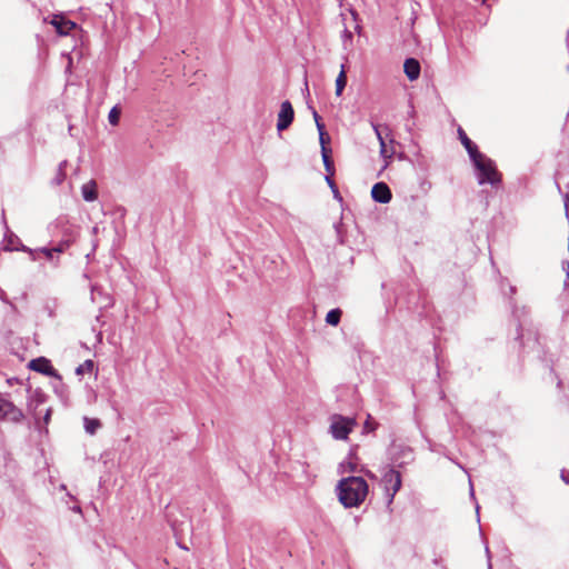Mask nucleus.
Listing matches in <instances>:
<instances>
[{
    "label": "nucleus",
    "instance_id": "35",
    "mask_svg": "<svg viewBox=\"0 0 569 569\" xmlns=\"http://www.w3.org/2000/svg\"><path fill=\"white\" fill-rule=\"evenodd\" d=\"M330 140L329 136H319V141H320V146H321V149L323 147H326V143Z\"/></svg>",
    "mask_w": 569,
    "mask_h": 569
},
{
    "label": "nucleus",
    "instance_id": "7",
    "mask_svg": "<svg viewBox=\"0 0 569 569\" xmlns=\"http://www.w3.org/2000/svg\"><path fill=\"white\" fill-rule=\"evenodd\" d=\"M391 461L399 468L413 460V451L408 446L395 445L390 450Z\"/></svg>",
    "mask_w": 569,
    "mask_h": 569
},
{
    "label": "nucleus",
    "instance_id": "30",
    "mask_svg": "<svg viewBox=\"0 0 569 569\" xmlns=\"http://www.w3.org/2000/svg\"><path fill=\"white\" fill-rule=\"evenodd\" d=\"M316 127H317L319 136H327L325 124L322 121H318V123H316Z\"/></svg>",
    "mask_w": 569,
    "mask_h": 569
},
{
    "label": "nucleus",
    "instance_id": "42",
    "mask_svg": "<svg viewBox=\"0 0 569 569\" xmlns=\"http://www.w3.org/2000/svg\"><path fill=\"white\" fill-rule=\"evenodd\" d=\"M470 496H471L472 498H475L473 487H472V485H471V483H470Z\"/></svg>",
    "mask_w": 569,
    "mask_h": 569
},
{
    "label": "nucleus",
    "instance_id": "26",
    "mask_svg": "<svg viewBox=\"0 0 569 569\" xmlns=\"http://www.w3.org/2000/svg\"><path fill=\"white\" fill-rule=\"evenodd\" d=\"M378 423L372 421L371 416L369 415L367 420L363 423V433L372 432L377 429Z\"/></svg>",
    "mask_w": 569,
    "mask_h": 569
},
{
    "label": "nucleus",
    "instance_id": "44",
    "mask_svg": "<svg viewBox=\"0 0 569 569\" xmlns=\"http://www.w3.org/2000/svg\"><path fill=\"white\" fill-rule=\"evenodd\" d=\"M476 511H477V519H478V521H479V520H480V518H479V506H478V505L476 506Z\"/></svg>",
    "mask_w": 569,
    "mask_h": 569
},
{
    "label": "nucleus",
    "instance_id": "6",
    "mask_svg": "<svg viewBox=\"0 0 569 569\" xmlns=\"http://www.w3.org/2000/svg\"><path fill=\"white\" fill-rule=\"evenodd\" d=\"M382 482L385 486V491L387 493V505L390 506L393 501L396 493L401 488V473L395 468H389L382 476Z\"/></svg>",
    "mask_w": 569,
    "mask_h": 569
},
{
    "label": "nucleus",
    "instance_id": "25",
    "mask_svg": "<svg viewBox=\"0 0 569 569\" xmlns=\"http://www.w3.org/2000/svg\"><path fill=\"white\" fill-rule=\"evenodd\" d=\"M46 400V396L41 392H37L33 398H31L29 402L30 409L36 410L39 405L43 403Z\"/></svg>",
    "mask_w": 569,
    "mask_h": 569
},
{
    "label": "nucleus",
    "instance_id": "33",
    "mask_svg": "<svg viewBox=\"0 0 569 569\" xmlns=\"http://www.w3.org/2000/svg\"><path fill=\"white\" fill-rule=\"evenodd\" d=\"M342 38H343V41H345V42H346L347 40L351 41V40H352V32L346 28V29L343 30Z\"/></svg>",
    "mask_w": 569,
    "mask_h": 569
},
{
    "label": "nucleus",
    "instance_id": "11",
    "mask_svg": "<svg viewBox=\"0 0 569 569\" xmlns=\"http://www.w3.org/2000/svg\"><path fill=\"white\" fill-rule=\"evenodd\" d=\"M78 237V230L74 227H67L63 231L62 239L52 246V250L57 253L67 251L70 246L76 241Z\"/></svg>",
    "mask_w": 569,
    "mask_h": 569
},
{
    "label": "nucleus",
    "instance_id": "14",
    "mask_svg": "<svg viewBox=\"0 0 569 569\" xmlns=\"http://www.w3.org/2000/svg\"><path fill=\"white\" fill-rule=\"evenodd\" d=\"M51 24L56 28L57 32L61 36H67L72 29L77 27V23L63 18L62 16H54L51 20Z\"/></svg>",
    "mask_w": 569,
    "mask_h": 569
},
{
    "label": "nucleus",
    "instance_id": "2",
    "mask_svg": "<svg viewBox=\"0 0 569 569\" xmlns=\"http://www.w3.org/2000/svg\"><path fill=\"white\" fill-rule=\"evenodd\" d=\"M336 491L339 502L345 508H355L365 501L369 486L362 477L349 476L339 480Z\"/></svg>",
    "mask_w": 569,
    "mask_h": 569
},
{
    "label": "nucleus",
    "instance_id": "37",
    "mask_svg": "<svg viewBox=\"0 0 569 569\" xmlns=\"http://www.w3.org/2000/svg\"><path fill=\"white\" fill-rule=\"evenodd\" d=\"M310 109L312 111V116H313L315 122L318 123V121H321V118L318 114V112L316 111V109H313L312 107H310Z\"/></svg>",
    "mask_w": 569,
    "mask_h": 569
},
{
    "label": "nucleus",
    "instance_id": "20",
    "mask_svg": "<svg viewBox=\"0 0 569 569\" xmlns=\"http://www.w3.org/2000/svg\"><path fill=\"white\" fill-rule=\"evenodd\" d=\"M341 310L339 308L331 309L326 316V322L330 326H338L341 320Z\"/></svg>",
    "mask_w": 569,
    "mask_h": 569
},
{
    "label": "nucleus",
    "instance_id": "34",
    "mask_svg": "<svg viewBox=\"0 0 569 569\" xmlns=\"http://www.w3.org/2000/svg\"><path fill=\"white\" fill-rule=\"evenodd\" d=\"M562 325L569 328V311H565L562 315Z\"/></svg>",
    "mask_w": 569,
    "mask_h": 569
},
{
    "label": "nucleus",
    "instance_id": "17",
    "mask_svg": "<svg viewBox=\"0 0 569 569\" xmlns=\"http://www.w3.org/2000/svg\"><path fill=\"white\" fill-rule=\"evenodd\" d=\"M82 198L87 202H92L98 198L97 183L90 180L81 187Z\"/></svg>",
    "mask_w": 569,
    "mask_h": 569
},
{
    "label": "nucleus",
    "instance_id": "36",
    "mask_svg": "<svg viewBox=\"0 0 569 569\" xmlns=\"http://www.w3.org/2000/svg\"><path fill=\"white\" fill-rule=\"evenodd\" d=\"M51 412H52V410H51V408H49V409H47V411H46V413H44V416H43V422H44L46 425H48V423H49V421H50Z\"/></svg>",
    "mask_w": 569,
    "mask_h": 569
},
{
    "label": "nucleus",
    "instance_id": "13",
    "mask_svg": "<svg viewBox=\"0 0 569 569\" xmlns=\"http://www.w3.org/2000/svg\"><path fill=\"white\" fill-rule=\"evenodd\" d=\"M458 136L461 144L465 147L470 160L475 157H480L478 146L467 136L462 128L458 129Z\"/></svg>",
    "mask_w": 569,
    "mask_h": 569
},
{
    "label": "nucleus",
    "instance_id": "24",
    "mask_svg": "<svg viewBox=\"0 0 569 569\" xmlns=\"http://www.w3.org/2000/svg\"><path fill=\"white\" fill-rule=\"evenodd\" d=\"M329 151L330 150H328L327 147H323L321 149V156H322V161H323L326 170L328 172H331V170H332V161L330 159Z\"/></svg>",
    "mask_w": 569,
    "mask_h": 569
},
{
    "label": "nucleus",
    "instance_id": "40",
    "mask_svg": "<svg viewBox=\"0 0 569 569\" xmlns=\"http://www.w3.org/2000/svg\"><path fill=\"white\" fill-rule=\"evenodd\" d=\"M486 553H487V557H488V567H489V569H491L490 551H489V548H488V547H486Z\"/></svg>",
    "mask_w": 569,
    "mask_h": 569
},
{
    "label": "nucleus",
    "instance_id": "31",
    "mask_svg": "<svg viewBox=\"0 0 569 569\" xmlns=\"http://www.w3.org/2000/svg\"><path fill=\"white\" fill-rule=\"evenodd\" d=\"M560 477L565 483L569 485V470L568 469H562Z\"/></svg>",
    "mask_w": 569,
    "mask_h": 569
},
{
    "label": "nucleus",
    "instance_id": "22",
    "mask_svg": "<svg viewBox=\"0 0 569 569\" xmlns=\"http://www.w3.org/2000/svg\"><path fill=\"white\" fill-rule=\"evenodd\" d=\"M34 253L37 252V250H33ZM39 252H41L42 254L46 256V258L51 261L53 263L54 267H58L59 264V260L58 259H54L53 254L57 253L54 250H52V247L48 248V247H42V248H39L38 249Z\"/></svg>",
    "mask_w": 569,
    "mask_h": 569
},
{
    "label": "nucleus",
    "instance_id": "27",
    "mask_svg": "<svg viewBox=\"0 0 569 569\" xmlns=\"http://www.w3.org/2000/svg\"><path fill=\"white\" fill-rule=\"evenodd\" d=\"M93 361L92 360H86L84 363L80 365L76 369L77 375H82L84 371H91L93 369Z\"/></svg>",
    "mask_w": 569,
    "mask_h": 569
},
{
    "label": "nucleus",
    "instance_id": "39",
    "mask_svg": "<svg viewBox=\"0 0 569 569\" xmlns=\"http://www.w3.org/2000/svg\"><path fill=\"white\" fill-rule=\"evenodd\" d=\"M67 163H68V161H67V160L61 161V162L59 163V166H58V169H57V170H63V171H66Z\"/></svg>",
    "mask_w": 569,
    "mask_h": 569
},
{
    "label": "nucleus",
    "instance_id": "16",
    "mask_svg": "<svg viewBox=\"0 0 569 569\" xmlns=\"http://www.w3.org/2000/svg\"><path fill=\"white\" fill-rule=\"evenodd\" d=\"M8 232H9V230H7L6 236H4V241H6V243L3 246L4 250H7V251H12V250L28 251L31 254L32 260L37 259L34 256V251L32 249H29L23 244H21V248L14 247V241L19 242V239L12 233L8 234Z\"/></svg>",
    "mask_w": 569,
    "mask_h": 569
},
{
    "label": "nucleus",
    "instance_id": "46",
    "mask_svg": "<svg viewBox=\"0 0 569 569\" xmlns=\"http://www.w3.org/2000/svg\"><path fill=\"white\" fill-rule=\"evenodd\" d=\"M482 2L485 3V2H486V0H482Z\"/></svg>",
    "mask_w": 569,
    "mask_h": 569
},
{
    "label": "nucleus",
    "instance_id": "10",
    "mask_svg": "<svg viewBox=\"0 0 569 569\" xmlns=\"http://www.w3.org/2000/svg\"><path fill=\"white\" fill-rule=\"evenodd\" d=\"M29 368L36 372L48 377L60 378L58 371L51 365V361L44 357H38L29 362Z\"/></svg>",
    "mask_w": 569,
    "mask_h": 569
},
{
    "label": "nucleus",
    "instance_id": "29",
    "mask_svg": "<svg viewBox=\"0 0 569 569\" xmlns=\"http://www.w3.org/2000/svg\"><path fill=\"white\" fill-rule=\"evenodd\" d=\"M0 300L8 305L11 310L16 311L17 310V307L12 303V301L8 298L6 291L0 287Z\"/></svg>",
    "mask_w": 569,
    "mask_h": 569
},
{
    "label": "nucleus",
    "instance_id": "23",
    "mask_svg": "<svg viewBox=\"0 0 569 569\" xmlns=\"http://www.w3.org/2000/svg\"><path fill=\"white\" fill-rule=\"evenodd\" d=\"M121 109L118 106L111 108L108 114V120L110 124L117 126L120 120Z\"/></svg>",
    "mask_w": 569,
    "mask_h": 569
},
{
    "label": "nucleus",
    "instance_id": "28",
    "mask_svg": "<svg viewBox=\"0 0 569 569\" xmlns=\"http://www.w3.org/2000/svg\"><path fill=\"white\" fill-rule=\"evenodd\" d=\"M66 179V171L57 170L56 177L51 180L52 186H60Z\"/></svg>",
    "mask_w": 569,
    "mask_h": 569
},
{
    "label": "nucleus",
    "instance_id": "21",
    "mask_svg": "<svg viewBox=\"0 0 569 569\" xmlns=\"http://www.w3.org/2000/svg\"><path fill=\"white\" fill-rule=\"evenodd\" d=\"M371 126H372V129H373V131L376 133V137H377V139L379 141V144H380V153H381L382 157H386V151H387L386 150V142H385V139L382 137V132L380 130V127H379V124H377L375 122H371Z\"/></svg>",
    "mask_w": 569,
    "mask_h": 569
},
{
    "label": "nucleus",
    "instance_id": "38",
    "mask_svg": "<svg viewBox=\"0 0 569 569\" xmlns=\"http://www.w3.org/2000/svg\"><path fill=\"white\" fill-rule=\"evenodd\" d=\"M565 210H566V217L569 218V208H568V200H569V196L568 194H565Z\"/></svg>",
    "mask_w": 569,
    "mask_h": 569
},
{
    "label": "nucleus",
    "instance_id": "5",
    "mask_svg": "<svg viewBox=\"0 0 569 569\" xmlns=\"http://www.w3.org/2000/svg\"><path fill=\"white\" fill-rule=\"evenodd\" d=\"M357 426V420L352 417L335 413L330 417V433L336 440H346Z\"/></svg>",
    "mask_w": 569,
    "mask_h": 569
},
{
    "label": "nucleus",
    "instance_id": "19",
    "mask_svg": "<svg viewBox=\"0 0 569 569\" xmlns=\"http://www.w3.org/2000/svg\"><path fill=\"white\" fill-rule=\"evenodd\" d=\"M83 422L86 431L90 435H94L96 431L101 427L100 420L96 418L84 417Z\"/></svg>",
    "mask_w": 569,
    "mask_h": 569
},
{
    "label": "nucleus",
    "instance_id": "1",
    "mask_svg": "<svg viewBox=\"0 0 569 569\" xmlns=\"http://www.w3.org/2000/svg\"><path fill=\"white\" fill-rule=\"evenodd\" d=\"M500 290L503 293L506 298L509 300V305L512 309V317L517 321V337L516 340L519 341V345L523 346H530L533 347L539 346V337L538 335L531 330L530 328H527L528 321L527 316L528 311L525 307L518 308L515 305L513 296L517 293V287L511 284L508 278H501L500 279Z\"/></svg>",
    "mask_w": 569,
    "mask_h": 569
},
{
    "label": "nucleus",
    "instance_id": "45",
    "mask_svg": "<svg viewBox=\"0 0 569 569\" xmlns=\"http://www.w3.org/2000/svg\"><path fill=\"white\" fill-rule=\"evenodd\" d=\"M351 471H356V468L353 466H350Z\"/></svg>",
    "mask_w": 569,
    "mask_h": 569
},
{
    "label": "nucleus",
    "instance_id": "41",
    "mask_svg": "<svg viewBox=\"0 0 569 569\" xmlns=\"http://www.w3.org/2000/svg\"><path fill=\"white\" fill-rule=\"evenodd\" d=\"M97 290H98V289H97V287H96V286H92V287H91V299H92V300H94V293H96V291H97Z\"/></svg>",
    "mask_w": 569,
    "mask_h": 569
},
{
    "label": "nucleus",
    "instance_id": "3",
    "mask_svg": "<svg viewBox=\"0 0 569 569\" xmlns=\"http://www.w3.org/2000/svg\"><path fill=\"white\" fill-rule=\"evenodd\" d=\"M471 163L476 170V178L480 186L490 184L493 188H498L502 181L501 173L497 170L495 161L487 157L485 153H480V157H475Z\"/></svg>",
    "mask_w": 569,
    "mask_h": 569
},
{
    "label": "nucleus",
    "instance_id": "8",
    "mask_svg": "<svg viewBox=\"0 0 569 569\" xmlns=\"http://www.w3.org/2000/svg\"><path fill=\"white\" fill-rule=\"evenodd\" d=\"M0 419H8L12 422H20L23 419V412L11 401L0 395Z\"/></svg>",
    "mask_w": 569,
    "mask_h": 569
},
{
    "label": "nucleus",
    "instance_id": "9",
    "mask_svg": "<svg viewBox=\"0 0 569 569\" xmlns=\"http://www.w3.org/2000/svg\"><path fill=\"white\" fill-rule=\"evenodd\" d=\"M295 119V110L289 100H286L281 103L280 110L278 112V121L277 129L278 131H283L288 129Z\"/></svg>",
    "mask_w": 569,
    "mask_h": 569
},
{
    "label": "nucleus",
    "instance_id": "32",
    "mask_svg": "<svg viewBox=\"0 0 569 569\" xmlns=\"http://www.w3.org/2000/svg\"><path fill=\"white\" fill-rule=\"evenodd\" d=\"M326 180H327L328 184L330 186V188L332 189L335 196L337 197L338 196V190L336 188L335 181L331 178H329V177H326Z\"/></svg>",
    "mask_w": 569,
    "mask_h": 569
},
{
    "label": "nucleus",
    "instance_id": "43",
    "mask_svg": "<svg viewBox=\"0 0 569 569\" xmlns=\"http://www.w3.org/2000/svg\"><path fill=\"white\" fill-rule=\"evenodd\" d=\"M72 510L76 511V512H81V508L80 507H73Z\"/></svg>",
    "mask_w": 569,
    "mask_h": 569
},
{
    "label": "nucleus",
    "instance_id": "4",
    "mask_svg": "<svg viewBox=\"0 0 569 569\" xmlns=\"http://www.w3.org/2000/svg\"><path fill=\"white\" fill-rule=\"evenodd\" d=\"M523 350L529 349L530 351L535 352L538 358H541L543 362H546V367L549 368V375L551 377V380H557V387L560 388L562 381L561 377L569 378V357H560L557 359L556 363L552 361V359H546L542 358V355L545 356V351L541 347V342L539 341V346L533 347L532 345L523 346L520 345Z\"/></svg>",
    "mask_w": 569,
    "mask_h": 569
},
{
    "label": "nucleus",
    "instance_id": "15",
    "mask_svg": "<svg viewBox=\"0 0 569 569\" xmlns=\"http://www.w3.org/2000/svg\"><path fill=\"white\" fill-rule=\"evenodd\" d=\"M403 71L410 81L417 80L421 71L419 61L415 58H407L403 63Z\"/></svg>",
    "mask_w": 569,
    "mask_h": 569
},
{
    "label": "nucleus",
    "instance_id": "12",
    "mask_svg": "<svg viewBox=\"0 0 569 569\" xmlns=\"http://www.w3.org/2000/svg\"><path fill=\"white\" fill-rule=\"evenodd\" d=\"M371 197L376 202L386 204L390 202L392 193L389 186L386 182L380 181L372 186Z\"/></svg>",
    "mask_w": 569,
    "mask_h": 569
},
{
    "label": "nucleus",
    "instance_id": "18",
    "mask_svg": "<svg viewBox=\"0 0 569 569\" xmlns=\"http://www.w3.org/2000/svg\"><path fill=\"white\" fill-rule=\"evenodd\" d=\"M346 86H347V76H346L345 66L342 64L341 70L336 79V96L337 97H340L342 94V91L346 88Z\"/></svg>",
    "mask_w": 569,
    "mask_h": 569
}]
</instances>
